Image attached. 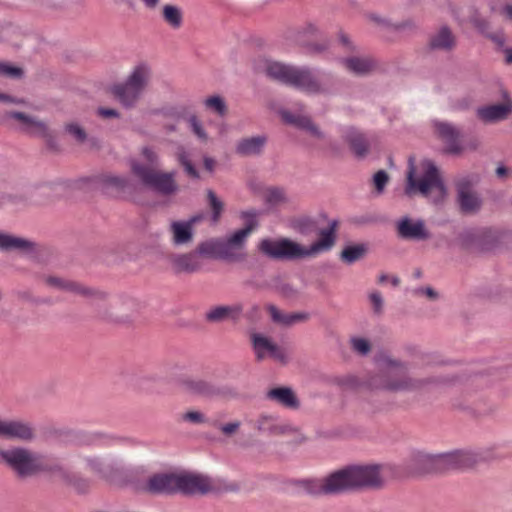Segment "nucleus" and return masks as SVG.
Masks as SVG:
<instances>
[{"instance_id": "obj_54", "label": "nucleus", "mask_w": 512, "mask_h": 512, "mask_svg": "<svg viewBox=\"0 0 512 512\" xmlns=\"http://www.w3.org/2000/svg\"><path fill=\"white\" fill-rule=\"evenodd\" d=\"M98 115H100L103 118H117L119 117V113L115 109L111 108H98L97 110Z\"/></svg>"}, {"instance_id": "obj_37", "label": "nucleus", "mask_w": 512, "mask_h": 512, "mask_svg": "<svg viewBox=\"0 0 512 512\" xmlns=\"http://www.w3.org/2000/svg\"><path fill=\"white\" fill-rule=\"evenodd\" d=\"M343 62L348 70L358 75L365 74L372 68V62L367 58L351 57Z\"/></svg>"}, {"instance_id": "obj_51", "label": "nucleus", "mask_w": 512, "mask_h": 512, "mask_svg": "<svg viewBox=\"0 0 512 512\" xmlns=\"http://www.w3.org/2000/svg\"><path fill=\"white\" fill-rule=\"evenodd\" d=\"M142 156L151 165H156L157 164L158 156H157V154L151 148L144 147L142 149Z\"/></svg>"}, {"instance_id": "obj_4", "label": "nucleus", "mask_w": 512, "mask_h": 512, "mask_svg": "<svg viewBox=\"0 0 512 512\" xmlns=\"http://www.w3.org/2000/svg\"><path fill=\"white\" fill-rule=\"evenodd\" d=\"M405 193L407 195L420 193L432 203L439 204L445 199L447 190L437 167L432 161L424 160L421 162L420 173L417 174L414 161L410 158Z\"/></svg>"}, {"instance_id": "obj_26", "label": "nucleus", "mask_w": 512, "mask_h": 512, "mask_svg": "<svg viewBox=\"0 0 512 512\" xmlns=\"http://www.w3.org/2000/svg\"><path fill=\"white\" fill-rule=\"evenodd\" d=\"M151 77L152 69L150 65L145 62H140L132 68L126 79L144 92L149 85Z\"/></svg>"}, {"instance_id": "obj_63", "label": "nucleus", "mask_w": 512, "mask_h": 512, "mask_svg": "<svg viewBox=\"0 0 512 512\" xmlns=\"http://www.w3.org/2000/svg\"><path fill=\"white\" fill-rule=\"evenodd\" d=\"M340 41H341V42H342V44H343V45H345V46H349V45H350V40H349V38H348L347 36L343 35V34L340 36Z\"/></svg>"}, {"instance_id": "obj_29", "label": "nucleus", "mask_w": 512, "mask_h": 512, "mask_svg": "<svg viewBox=\"0 0 512 512\" xmlns=\"http://www.w3.org/2000/svg\"><path fill=\"white\" fill-rule=\"evenodd\" d=\"M267 397L277 403L292 409L299 407V401L289 387H278L268 391Z\"/></svg>"}, {"instance_id": "obj_39", "label": "nucleus", "mask_w": 512, "mask_h": 512, "mask_svg": "<svg viewBox=\"0 0 512 512\" xmlns=\"http://www.w3.org/2000/svg\"><path fill=\"white\" fill-rule=\"evenodd\" d=\"M203 104L206 109L216 113L217 115L223 117L227 113V105L224 99L219 95H212L207 97Z\"/></svg>"}, {"instance_id": "obj_3", "label": "nucleus", "mask_w": 512, "mask_h": 512, "mask_svg": "<svg viewBox=\"0 0 512 512\" xmlns=\"http://www.w3.org/2000/svg\"><path fill=\"white\" fill-rule=\"evenodd\" d=\"M262 69L269 78L310 94H320L329 91L330 79L326 76L318 78L311 70L305 67H295L277 61L266 60Z\"/></svg>"}, {"instance_id": "obj_41", "label": "nucleus", "mask_w": 512, "mask_h": 512, "mask_svg": "<svg viewBox=\"0 0 512 512\" xmlns=\"http://www.w3.org/2000/svg\"><path fill=\"white\" fill-rule=\"evenodd\" d=\"M188 123L192 133L199 141L207 142L209 140V135L206 132L203 123L196 115L189 116Z\"/></svg>"}, {"instance_id": "obj_35", "label": "nucleus", "mask_w": 512, "mask_h": 512, "mask_svg": "<svg viewBox=\"0 0 512 512\" xmlns=\"http://www.w3.org/2000/svg\"><path fill=\"white\" fill-rule=\"evenodd\" d=\"M282 117L285 120V122L294 124L299 128L307 130L308 132L311 133V135L316 137H322L321 131L318 129L317 126H315L312 123V121L309 118L303 116H294L286 111L282 112Z\"/></svg>"}, {"instance_id": "obj_56", "label": "nucleus", "mask_w": 512, "mask_h": 512, "mask_svg": "<svg viewBox=\"0 0 512 512\" xmlns=\"http://www.w3.org/2000/svg\"><path fill=\"white\" fill-rule=\"evenodd\" d=\"M0 102L3 103H19L20 101L4 93H0Z\"/></svg>"}, {"instance_id": "obj_7", "label": "nucleus", "mask_w": 512, "mask_h": 512, "mask_svg": "<svg viewBox=\"0 0 512 512\" xmlns=\"http://www.w3.org/2000/svg\"><path fill=\"white\" fill-rule=\"evenodd\" d=\"M341 493L362 489L378 488L382 485L379 465H354L337 470Z\"/></svg>"}, {"instance_id": "obj_52", "label": "nucleus", "mask_w": 512, "mask_h": 512, "mask_svg": "<svg viewBox=\"0 0 512 512\" xmlns=\"http://www.w3.org/2000/svg\"><path fill=\"white\" fill-rule=\"evenodd\" d=\"M240 427V422L234 421L221 425L220 429L225 435H231L235 433Z\"/></svg>"}, {"instance_id": "obj_49", "label": "nucleus", "mask_w": 512, "mask_h": 512, "mask_svg": "<svg viewBox=\"0 0 512 512\" xmlns=\"http://www.w3.org/2000/svg\"><path fill=\"white\" fill-rule=\"evenodd\" d=\"M369 299L376 313H380L383 307V298L379 292H372Z\"/></svg>"}, {"instance_id": "obj_57", "label": "nucleus", "mask_w": 512, "mask_h": 512, "mask_svg": "<svg viewBox=\"0 0 512 512\" xmlns=\"http://www.w3.org/2000/svg\"><path fill=\"white\" fill-rule=\"evenodd\" d=\"M144 6L148 9H155L159 3L160 0H142Z\"/></svg>"}, {"instance_id": "obj_60", "label": "nucleus", "mask_w": 512, "mask_h": 512, "mask_svg": "<svg viewBox=\"0 0 512 512\" xmlns=\"http://www.w3.org/2000/svg\"><path fill=\"white\" fill-rule=\"evenodd\" d=\"M496 174L499 177H503L507 174V169L504 166H499L496 170Z\"/></svg>"}, {"instance_id": "obj_1", "label": "nucleus", "mask_w": 512, "mask_h": 512, "mask_svg": "<svg viewBox=\"0 0 512 512\" xmlns=\"http://www.w3.org/2000/svg\"><path fill=\"white\" fill-rule=\"evenodd\" d=\"M338 220L333 219L327 228L320 229L319 239L308 247H304L288 238L270 239L260 241L259 250L267 257L276 260H299L312 258L329 252L337 239Z\"/></svg>"}, {"instance_id": "obj_25", "label": "nucleus", "mask_w": 512, "mask_h": 512, "mask_svg": "<svg viewBox=\"0 0 512 512\" xmlns=\"http://www.w3.org/2000/svg\"><path fill=\"white\" fill-rule=\"evenodd\" d=\"M266 143L267 137L265 135L243 138L237 142L235 152L240 156L259 155L263 151Z\"/></svg>"}, {"instance_id": "obj_47", "label": "nucleus", "mask_w": 512, "mask_h": 512, "mask_svg": "<svg viewBox=\"0 0 512 512\" xmlns=\"http://www.w3.org/2000/svg\"><path fill=\"white\" fill-rule=\"evenodd\" d=\"M22 71L20 68L10 66L6 63H0V76H8L12 78L20 77Z\"/></svg>"}, {"instance_id": "obj_16", "label": "nucleus", "mask_w": 512, "mask_h": 512, "mask_svg": "<svg viewBox=\"0 0 512 512\" xmlns=\"http://www.w3.org/2000/svg\"><path fill=\"white\" fill-rule=\"evenodd\" d=\"M7 118L15 120L18 125L17 128L32 136L41 137L44 139L50 138V133L46 124L22 112H9Z\"/></svg>"}, {"instance_id": "obj_36", "label": "nucleus", "mask_w": 512, "mask_h": 512, "mask_svg": "<svg viewBox=\"0 0 512 512\" xmlns=\"http://www.w3.org/2000/svg\"><path fill=\"white\" fill-rule=\"evenodd\" d=\"M367 252L366 244L348 245L341 252V260L347 264H353L362 259Z\"/></svg>"}, {"instance_id": "obj_33", "label": "nucleus", "mask_w": 512, "mask_h": 512, "mask_svg": "<svg viewBox=\"0 0 512 512\" xmlns=\"http://www.w3.org/2000/svg\"><path fill=\"white\" fill-rule=\"evenodd\" d=\"M31 247V242L0 231V250H27Z\"/></svg>"}, {"instance_id": "obj_30", "label": "nucleus", "mask_w": 512, "mask_h": 512, "mask_svg": "<svg viewBox=\"0 0 512 512\" xmlns=\"http://www.w3.org/2000/svg\"><path fill=\"white\" fill-rule=\"evenodd\" d=\"M179 385L188 393L194 395H210L213 393V387L201 379L185 376L179 379Z\"/></svg>"}, {"instance_id": "obj_58", "label": "nucleus", "mask_w": 512, "mask_h": 512, "mask_svg": "<svg viewBox=\"0 0 512 512\" xmlns=\"http://www.w3.org/2000/svg\"><path fill=\"white\" fill-rule=\"evenodd\" d=\"M502 13L507 19L512 21V5H505L502 8Z\"/></svg>"}, {"instance_id": "obj_40", "label": "nucleus", "mask_w": 512, "mask_h": 512, "mask_svg": "<svg viewBox=\"0 0 512 512\" xmlns=\"http://www.w3.org/2000/svg\"><path fill=\"white\" fill-rule=\"evenodd\" d=\"M177 160L183 166L185 172L193 179L199 178V173L197 169L194 167L192 161L190 160L189 153L185 148L180 147L177 150Z\"/></svg>"}, {"instance_id": "obj_18", "label": "nucleus", "mask_w": 512, "mask_h": 512, "mask_svg": "<svg viewBox=\"0 0 512 512\" xmlns=\"http://www.w3.org/2000/svg\"><path fill=\"white\" fill-rule=\"evenodd\" d=\"M147 490L152 493L173 494L178 492V474L159 473L151 476Z\"/></svg>"}, {"instance_id": "obj_9", "label": "nucleus", "mask_w": 512, "mask_h": 512, "mask_svg": "<svg viewBox=\"0 0 512 512\" xmlns=\"http://www.w3.org/2000/svg\"><path fill=\"white\" fill-rule=\"evenodd\" d=\"M131 169L145 186L160 194L170 195L178 189L174 180L175 172H159L150 166L139 164L137 161H132Z\"/></svg>"}, {"instance_id": "obj_43", "label": "nucleus", "mask_w": 512, "mask_h": 512, "mask_svg": "<svg viewBox=\"0 0 512 512\" xmlns=\"http://www.w3.org/2000/svg\"><path fill=\"white\" fill-rule=\"evenodd\" d=\"M207 197L209 200L210 207L212 209V221L216 223L223 210L222 201L216 196V194L212 190L207 191Z\"/></svg>"}, {"instance_id": "obj_50", "label": "nucleus", "mask_w": 512, "mask_h": 512, "mask_svg": "<svg viewBox=\"0 0 512 512\" xmlns=\"http://www.w3.org/2000/svg\"><path fill=\"white\" fill-rule=\"evenodd\" d=\"M183 419L192 423H204L205 417L201 412L189 411L183 415Z\"/></svg>"}, {"instance_id": "obj_31", "label": "nucleus", "mask_w": 512, "mask_h": 512, "mask_svg": "<svg viewBox=\"0 0 512 512\" xmlns=\"http://www.w3.org/2000/svg\"><path fill=\"white\" fill-rule=\"evenodd\" d=\"M455 44L454 36L447 26L441 27L430 38V48L436 50H450Z\"/></svg>"}, {"instance_id": "obj_10", "label": "nucleus", "mask_w": 512, "mask_h": 512, "mask_svg": "<svg viewBox=\"0 0 512 512\" xmlns=\"http://www.w3.org/2000/svg\"><path fill=\"white\" fill-rule=\"evenodd\" d=\"M251 342L258 361H262L269 356L282 364L288 362V356L285 350L274 343L269 337L254 333L251 335Z\"/></svg>"}, {"instance_id": "obj_24", "label": "nucleus", "mask_w": 512, "mask_h": 512, "mask_svg": "<svg viewBox=\"0 0 512 512\" xmlns=\"http://www.w3.org/2000/svg\"><path fill=\"white\" fill-rule=\"evenodd\" d=\"M458 201L461 210L465 213L476 212L481 206V199L467 182H461L458 185Z\"/></svg>"}, {"instance_id": "obj_27", "label": "nucleus", "mask_w": 512, "mask_h": 512, "mask_svg": "<svg viewBox=\"0 0 512 512\" xmlns=\"http://www.w3.org/2000/svg\"><path fill=\"white\" fill-rule=\"evenodd\" d=\"M171 264L177 273H194L200 269V262L195 253L175 255L171 258Z\"/></svg>"}, {"instance_id": "obj_46", "label": "nucleus", "mask_w": 512, "mask_h": 512, "mask_svg": "<svg viewBox=\"0 0 512 512\" xmlns=\"http://www.w3.org/2000/svg\"><path fill=\"white\" fill-rule=\"evenodd\" d=\"M66 131L79 142H84L86 140V133L78 124H68L66 126Z\"/></svg>"}, {"instance_id": "obj_62", "label": "nucleus", "mask_w": 512, "mask_h": 512, "mask_svg": "<svg viewBox=\"0 0 512 512\" xmlns=\"http://www.w3.org/2000/svg\"><path fill=\"white\" fill-rule=\"evenodd\" d=\"M325 49V46H320V45H314L311 47V50L315 53H320L322 52L323 50Z\"/></svg>"}, {"instance_id": "obj_6", "label": "nucleus", "mask_w": 512, "mask_h": 512, "mask_svg": "<svg viewBox=\"0 0 512 512\" xmlns=\"http://www.w3.org/2000/svg\"><path fill=\"white\" fill-rule=\"evenodd\" d=\"M422 380L411 379L407 369L401 363L389 361L388 365L371 378L369 386L389 392L413 391L423 385Z\"/></svg>"}, {"instance_id": "obj_22", "label": "nucleus", "mask_w": 512, "mask_h": 512, "mask_svg": "<svg viewBox=\"0 0 512 512\" xmlns=\"http://www.w3.org/2000/svg\"><path fill=\"white\" fill-rule=\"evenodd\" d=\"M112 93L123 106L128 108L133 107L143 94L141 90L127 79L122 83L114 85Z\"/></svg>"}, {"instance_id": "obj_42", "label": "nucleus", "mask_w": 512, "mask_h": 512, "mask_svg": "<svg viewBox=\"0 0 512 512\" xmlns=\"http://www.w3.org/2000/svg\"><path fill=\"white\" fill-rule=\"evenodd\" d=\"M287 200L285 191L279 187L269 188L265 193V201L270 205H278Z\"/></svg>"}, {"instance_id": "obj_45", "label": "nucleus", "mask_w": 512, "mask_h": 512, "mask_svg": "<svg viewBox=\"0 0 512 512\" xmlns=\"http://www.w3.org/2000/svg\"><path fill=\"white\" fill-rule=\"evenodd\" d=\"M103 184L106 187H115L117 189H122L127 186L128 179L123 176L107 175L103 178Z\"/></svg>"}, {"instance_id": "obj_61", "label": "nucleus", "mask_w": 512, "mask_h": 512, "mask_svg": "<svg viewBox=\"0 0 512 512\" xmlns=\"http://www.w3.org/2000/svg\"><path fill=\"white\" fill-rule=\"evenodd\" d=\"M12 30V27L11 26H6V27H3V31H4V35L3 36H0V40H4L6 39V37L8 36L9 32Z\"/></svg>"}, {"instance_id": "obj_48", "label": "nucleus", "mask_w": 512, "mask_h": 512, "mask_svg": "<svg viewBox=\"0 0 512 512\" xmlns=\"http://www.w3.org/2000/svg\"><path fill=\"white\" fill-rule=\"evenodd\" d=\"M373 181L377 191L382 193L385 185L388 182V175L384 170H380L374 175Z\"/></svg>"}, {"instance_id": "obj_8", "label": "nucleus", "mask_w": 512, "mask_h": 512, "mask_svg": "<svg viewBox=\"0 0 512 512\" xmlns=\"http://www.w3.org/2000/svg\"><path fill=\"white\" fill-rule=\"evenodd\" d=\"M80 468L99 480H111L124 470L123 461L117 457L84 455L78 457Z\"/></svg>"}, {"instance_id": "obj_20", "label": "nucleus", "mask_w": 512, "mask_h": 512, "mask_svg": "<svg viewBox=\"0 0 512 512\" xmlns=\"http://www.w3.org/2000/svg\"><path fill=\"white\" fill-rule=\"evenodd\" d=\"M201 219V216H194L188 221H173L170 224L172 232V243L175 246L188 244L193 238V225Z\"/></svg>"}, {"instance_id": "obj_2", "label": "nucleus", "mask_w": 512, "mask_h": 512, "mask_svg": "<svg viewBox=\"0 0 512 512\" xmlns=\"http://www.w3.org/2000/svg\"><path fill=\"white\" fill-rule=\"evenodd\" d=\"M259 212L255 210L244 211L241 218L245 227L233 232L225 239H218L201 244L198 248L200 254H210L216 258L236 262L245 257V244L250 233L258 227L257 217Z\"/></svg>"}, {"instance_id": "obj_15", "label": "nucleus", "mask_w": 512, "mask_h": 512, "mask_svg": "<svg viewBox=\"0 0 512 512\" xmlns=\"http://www.w3.org/2000/svg\"><path fill=\"white\" fill-rule=\"evenodd\" d=\"M303 487L308 493L314 495H333L341 493L337 471L323 478L305 480Z\"/></svg>"}, {"instance_id": "obj_55", "label": "nucleus", "mask_w": 512, "mask_h": 512, "mask_svg": "<svg viewBox=\"0 0 512 512\" xmlns=\"http://www.w3.org/2000/svg\"><path fill=\"white\" fill-rule=\"evenodd\" d=\"M204 167L207 171L213 172L215 167V161L211 157H204L203 159Z\"/></svg>"}, {"instance_id": "obj_44", "label": "nucleus", "mask_w": 512, "mask_h": 512, "mask_svg": "<svg viewBox=\"0 0 512 512\" xmlns=\"http://www.w3.org/2000/svg\"><path fill=\"white\" fill-rule=\"evenodd\" d=\"M350 343L353 351L361 356H366L371 350V344L366 338L352 337Z\"/></svg>"}, {"instance_id": "obj_14", "label": "nucleus", "mask_w": 512, "mask_h": 512, "mask_svg": "<svg viewBox=\"0 0 512 512\" xmlns=\"http://www.w3.org/2000/svg\"><path fill=\"white\" fill-rule=\"evenodd\" d=\"M0 437L24 442L32 441L34 430L27 422L19 420H2L0 418Z\"/></svg>"}, {"instance_id": "obj_12", "label": "nucleus", "mask_w": 512, "mask_h": 512, "mask_svg": "<svg viewBox=\"0 0 512 512\" xmlns=\"http://www.w3.org/2000/svg\"><path fill=\"white\" fill-rule=\"evenodd\" d=\"M214 489L211 479L207 476L195 473L178 474V492L194 495L206 494Z\"/></svg>"}, {"instance_id": "obj_19", "label": "nucleus", "mask_w": 512, "mask_h": 512, "mask_svg": "<svg viewBox=\"0 0 512 512\" xmlns=\"http://www.w3.org/2000/svg\"><path fill=\"white\" fill-rule=\"evenodd\" d=\"M433 124L439 136L446 142L447 152L459 154L462 151L459 143L460 130L448 122L434 121Z\"/></svg>"}, {"instance_id": "obj_32", "label": "nucleus", "mask_w": 512, "mask_h": 512, "mask_svg": "<svg viewBox=\"0 0 512 512\" xmlns=\"http://www.w3.org/2000/svg\"><path fill=\"white\" fill-rule=\"evenodd\" d=\"M345 138L356 157L363 158L366 156L368 152V144L362 134L357 132L354 128H348Z\"/></svg>"}, {"instance_id": "obj_28", "label": "nucleus", "mask_w": 512, "mask_h": 512, "mask_svg": "<svg viewBox=\"0 0 512 512\" xmlns=\"http://www.w3.org/2000/svg\"><path fill=\"white\" fill-rule=\"evenodd\" d=\"M511 110V104H497L479 108L477 115L484 122H497L507 118Z\"/></svg>"}, {"instance_id": "obj_13", "label": "nucleus", "mask_w": 512, "mask_h": 512, "mask_svg": "<svg viewBox=\"0 0 512 512\" xmlns=\"http://www.w3.org/2000/svg\"><path fill=\"white\" fill-rule=\"evenodd\" d=\"M257 428L271 435L297 434L300 441L304 439L298 427L273 415L260 416L257 420Z\"/></svg>"}, {"instance_id": "obj_11", "label": "nucleus", "mask_w": 512, "mask_h": 512, "mask_svg": "<svg viewBox=\"0 0 512 512\" xmlns=\"http://www.w3.org/2000/svg\"><path fill=\"white\" fill-rule=\"evenodd\" d=\"M397 234L400 238L412 241H425L431 234L421 218L401 217L396 224Z\"/></svg>"}, {"instance_id": "obj_38", "label": "nucleus", "mask_w": 512, "mask_h": 512, "mask_svg": "<svg viewBox=\"0 0 512 512\" xmlns=\"http://www.w3.org/2000/svg\"><path fill=\"white\" fill-rule=\"evenodd\" d=\"M163 18L174 29L180 28L183 22L182 11L175 5L163 7Z\"/></svg>"}, {"instance_id": "obj_23", "label": "nucleus", "mask_w": 512, "mask_h": 512, "mask_svg": "<svg viewBox=\"0 0 512 512\" xmlns=\"http://www.w3.org/2000/svg\"><path fill=\"white\" fill-rule=\"evenodd\" d=\"M46 283L54 288L70 291L75 294L87 296V297H97V298H103L104 293L99 291H94L88 287H84L76 282L67 281L61 278L57 277H48L46 279Z\"/></svg>"}, {"instance_id": "obj_5", "label": "nucleus", "mask_w": 512, "mask_h": 512, "mask_svg": "<svg viewBox=\"0 0 512 512\" xmlns=\"http://www.w3.org/2000/svg\"><path fill=\"white\" fill-rule=\"evenodd\" d=\"M0 458L18 477L26 478L42 472L59 473L62 467L49 457L24 447H14L0 453Z\"/></svg>"}, {"instance_id": "obj_17", "label": "nucleus", "mask_w": 512, "mask_h": 512, "mask_svg": "<svg viewBox=\"0 0 512 512\" xmlns=\"http://www.w3.org/2000/svg\"><path fill=\"white\" fill-rule=\"evenodd\" d=\"M433 465L439 470L464 469L471 465V455L463 451L438 455L433 459Z\"/></svg>"}, {"instance_id": "obj_64", "label": "nucleus", "mask_w": 512, "mask_h": 512, "mask_svg": "<svg viewBox=\"0 0 512 512\" xmlns=\"http://www.w3.org/2000/svg\"><path fill=\"white\" fill-rule=\"evenodd\" d=\"M496 43H498L500 46H503L504 45V38L502 36H494L492 38Z\"/></svg>"}, {"instance_id": "obj_21", "label": "nucleus", "mask_w": 512, "mask_h": 512, "mask_svg": "<svg viewBox=\"0 0 512 512\" xmlns=\"http://www.w3.org/2000/svg\"><path fill=\"white\" fill-rule=\"evenodd\" d=\"M244 305L240 302L231 305H220L212 307L206 313V319L210 322L224 320L238 321L243 313Z\"/></svg>"}, {"instance_id": "obj_34", "label": "nucleus", "mask_w": 512, "mask_h": 512, "mask_svg": "<svg viewBox=\"0 0 512 512\" xmlns=\"http://www.w3.org/2000/svg\"><path fill=\"white\" fill-rule=\"evenodd\" d=\"M267 310L269 311L270 316L275 323L285 326L292 325L307 318V315L302 313L283 314L273 304L267 305Z\"/></svg>"}, {"instance_id": "obj_53", "label": "nucleus", "mask_w": 512, "mask_h": 512, "mask_svg": "<svg viewBox=\"0 0 512 512\" xmlns=\"http://www.w3.org/2000/svg\"><path fill=\"white\" fill-rule=\"evenodd\" d=\"M413 293L415 295H425L431 299L437 298V293L431 287H420L414 289Z\"/></svg>"}, {"instance_id": "obj_59", "label": "nucleus", "mask_w": 512, "mask_h": 512, "mask_svg": "<svg viewBox=\"0 0 512 512\" xmlns=\"http://www.w3.org/2000/svg\"><path fill=\"white\" fill-rule=\"evenodd\" d=\"M505 55H506V58H505L506 63L511 64L512 63V48H507L505 50Z\"/></svg>"}]
</instances>
